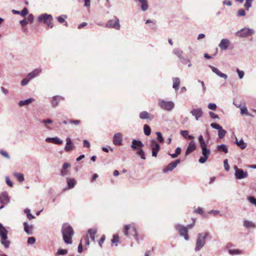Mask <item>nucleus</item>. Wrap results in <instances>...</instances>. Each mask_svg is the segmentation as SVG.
<instances>
[{
  "label": "nucleus",
  "instance_id": "28",
  "mask_svg": "<svg viewBox=\"0 0 256 256\" xmlns=\"http://www.w3.org/2000/svg\"><path fill=\"white\" fill-rule=\"evenodd\" d=\"M41 72V70L38 69H36L34 71H32V72H30L28 76L30 79H32L35 76H36L40 72Z\"/></svg>",
  "mask_w": 256,
  "mask_h": 256
},
{
  "label": "nucleus",
  "instance_id": "4",
  "mask_svg": "<svg viewBox=\"0 0 256 256\" xmlns=\"http://www.w3.org/2000/svg\"><path fill=\"white\" fill-rule=\"evenodd\" d=\"M124 234L126 236H128L130 235L134 236L136 238L138 236V233L136 228L134 224L126 225L124 226Z\"/></svg>",
  "mask_w": 256,
  "mask_h": 256
},
{
  "label": "nucleus",
  "instance_id": "14",
  "mask_svg": "<svg viewBox=\"0 0 256 256\" xmlns=\"http://www.w3.org/2000/svg\"><path fill=\"white\" fill-rule=\"evenodd\" d=\"M122 140V134L120 132H118L114 135L113 142L115 145H121Z\"/></svg>",
  "mask_w": 256,
  "mask_h": 256
},
{
  "label": "nucleus",
  "instance_id": "38",
  "mask_svg": "<svg viewBox=\"0 0 256 256\" xmlns=\"http://www.w3.org/2000/svg\"><path fill=\"white\" fill-rule=\"evenodd\" d=\"M240 113L242 114H244L247 116H252L248 112L247 108L246 106H243L240 108Z\"/></svg>",
  "mask_w": 256,
  "mask_h": 256
},
{
  "label": "nucleus",
  "instance_id": "2",
  "mask_svg": "<svg viewBox=\"0 0 256 256\" xmlns=\"http://www.w3.org/2000/svg\"><path fill=\"white\" fill-rule=\"evenodd\" d=\"M208 236V233L198 234L194 248L196 251L200 250L205 244L206 238Z\"/></svg>",
  "mask_w": 256,
  "mask_h": 256
},
{
  "label": "nucleus",
  "instance_id": "32",
  "mask_svg": "<svg viewBox=\"0 0 256 256\" xmlns=\"http://www.w3.org/2000/svg\"><path fill=\"white\" fill-rule=\"evenodd\" d=\"M142 4V10L146 11L148 9L147 0H138Z\"/></svg>",
  "mask_w": 256,
  "mask_h": 256
},
{
  "label": "nucleus",
  "instance_id": "12",
  "mask_svg": "<svg viewBox=\"0 0 256 256\" xmlns=\"http://www.w3.org/2000/svg\"><path fill=\"white\" fill-rule=\"evenodd\" d=\"M151 147L152 148V156L156 157L157 154L160 149V146L156 141L153 140L152 142Z\"/></svg>",
  "mask_w": 256,
  "mask_h": 256
},
{
  "label": "nucleus",
  "instance_id": "37",
  "mask_svg": "<svg viewBox=\"0 0 256 256\" xmlns=\"http://www.w3.org/2000/svg\"><path fill=\"white\" fill-rule=\"evenodd\" d=\"M226 132L222 128V127L218 130V137L220 138H222L226 135Z\"/></svg>",
  "mask_w": 256,
  "mask_h": 256
},
{
  "label": "nucleus",
  "instance_id": "16",
  "mask_svg": "<svg viewBox=\"0 0 256 256\" xmlns=\"http://www.w3.org/2000/svg\"><path fill=\"white\" fill-rule=\"evenodd\" d=\"M97 233V230L96 228H90L89 229L86 234V236L90 238L92 241L94 242L96 238V235Z\"/></svg>",
  "mask_w": 256,
  "mask_h": 256
},
{
  "label": "nucleus",
  "instance_id": "7",
  "mask_svg": "<svg viewBox=\"0 0 256 256\" xmlns=\"http://www.w3.org/2000/svg\"><path fill=\"white\" fill-rule=\"evenodd\" d=\"M201 148L202 149V154L204 156L200 158L198 162L200 163L204 164L207 160L210 152L209 149L206 148V146L201 147Z\"/></svg>",
  "mask_w": 256,
  "mask_h": 256
},
{
  "label": "nucleus",
  "instance_id": "63",
  "mask_svg": "<svg viewBox=\"0 0 256 256\" xmlns=\"http://www.w3.org/2000/svg\"><path fill=\"white\" fill-rule=\"evenodd\" d=\"M194 212L202 214L203 213V210L202 208H198L194 210Z\"/></svg>",
  "mask_w": 256,
  "mask_h": 256
},
{
  "label": "nucleus",
  "instance_id": "55",
  "mask_svg": "<svg viewBox=\"0 0 256 256\" xmlns=\"http://www.w3.org/2000/svg\"><path fill=\"white\" fill-rule=\"evenodd\" d=\"M210 126L215 128V129H217V130H219L220 128H221V127H222V126H220V125H219L218 124H216V123H212L211 124H210Z\"/></svg>",
  "mask_w": 256,
  "mask_h": 256
},
{
  "label": "nucleus",
  "instance_id": "43",
  "mask_svg": "<svg viewBox=\"0 0 256 256\" xmlns=\"http://www.w3.org/2000/svg\"><path fill=\"white\" fill-rule=\"evenodd\" d=\"M24 212L26 214V216L29 220H32L34 218V216L30 214V211L29 209H26Z\"/></svg>",
  "mask_w": 256,
  "mask_h": 256
},
{
  "label": "nucleus",
  "instance_id": "26",
  "mask_svg": "<svg viewBox=\"0 0 256 256\" xmlns=\"http://www.w3.org/2000/svg\"><path fill=\"white\" fill-rule=\"evenodd\" d=\"M66 181L68 188L70 189L73 188L76 184V181L74 178H67Z\"/></svg>",
  "mask_w": 256,
  "mask_h": 256
},
{
  "label": "nucleus",
  "instance_id": "45",
  "mask_svg": "<svg viewBox=\"0 0 256 256\" xmlns=\"http://www.w3.org/2000/svg\"><path fill=\"white\" fill-rule=\"evenodd\" d=\"M68 250H66L60 249L57 252L56 254L57 255H65L67 254Z\"/></svg>",
  "mask_w": 256,
  "mask_h": 256
},
{
  "label": "nucleus",
  "instance_id": "41",
  "mask_svg": "<svg viewBox=\"0 0 256 256\" xmlns=\"http://www.w3.org/2000/svg\"><path fill=\"white\" fill-rule=\"evenodd\" d=\"M229 253L232 254H242V252L241 250H228Z\"/></svg>",
  "mask_w": 256,
  "mask_h": 256
},
{
  "label": "nucleus",
  "instance_id": "44",
  "mask_svg": "<svg viewBox=\"0 0 256 256\" xmlns=\"http://www.w3.org/2000/svg\"><path fill=\"white\" fill-rule=\"evenodd\" d=\"M246 3L244 4V7L248 10L252 6V3L253 0H246Z\"/></svg>",
  "mask_w": 256,
  "mask_h": 256
},
{
  "label": "nucleus",
  "instance_id": "61",
  "mask_svg": "<svg viewBox=\"0 0 256 256\" xmlns=\"http://www.w3.org/2000/svg\"><path fill=\"white\" fill-rule=\"evenodd\" d=\"M36 242V239L34 237L29 238L28 240V243L29 244H34Z\"/></svg>",
  "mask_w": 256,
  "mask_h": 256
},
{
  "label": "nucleus",
  "instance_id": "58",
  "mask_svg": "<svg viewBox=\"0 0 256 256\" xmlns=\"http://www.w3.org/2000/svg\"><path fill=\"white\" fill-rule=\"evenodd\" d=\"M138 154L140 155L142 159H146L144 157V154L142 150L140 149L139 151H138Z\"/></svg>",
  "mask_w": 256,
  "mask_h": 256
},
{
  "label": "nucleus",
  "instance_id": "29",
  "mask_svg": "<svg viewBox=\"0 0 256 256\" xmlns=\"http://www.w3.org/2000/svg\"><path fill=\"white\" fill-rule=\"evenodd\" d=\"M244 226L246 228H254L256 227L252 222L246 220L244 221Z\"/></svg>",
  "mask_w": 256,
  "mask_h": 256
},
{
  "label": "nucleus",
  "instance_id": "54",
  "mask_svg": "<svg viewBox=\"0 0 256 256\" xmlns=\"http://www.w3.org/2000/svg\"><path fill=\"white\" fill-rule=\"evenodd\" d=\"M236 72L238 74V76H239V78L240 79H242L244 76V72L242 70H240L239 69L237 68L236 70Z\"/></svg>",
  "mask_w": 256,
  "mask_h": 256
},
{
  "label": "nucleus",
  "instance_id": "11",
  "mask_svg": "<svg viewBox=\"0 0 256 256\" xmlns=\"http://www.w3.org/2000/svg\"><path fill=\"white\" fill-rule=\"evenodd\" d=\"M180 160L178 159L170 163L165 168L163 169V172L164 173L168 172L169 171H172L174 170L177 165L180 164Z\"/></svg>",
  "mask_w": 256,
  "mask_h": 256
},
{
  "label": "nucleus",
  "instance_id": "47",
  "mask_svg": "<svg viewBox=\"0 0 256 256\" xmlns=\"http://www.w3.org/2000/svg\"><path fill=\"white\" fill-rule=\"evenodd\" d=\"M112 243L116 244L119 242V236L118 234H114L112 240Z\"/></svg>",
  "mask_w": 256,
  "mask_h": 256
},
{
  "label": "nucleus",
  "instance_id": "46",
  "mask_svg": "<svg viewBox=\"0 0 256 256\" xmlns=\"http://www.w3.org/2000/svg\"><path fill=\"white\" fill-rule=\"evenodd\" d=\"M248 201L252 204L255 205L256 206V198L254 196H249L248 197Z\"/></svg>",
  "mask_w": 256,
  "mask_h": 256
},
{
  "label": "nucleus",
  "instance_id": "1",
  "mask_svg": "<svg viewBox=\"0 0 256 256\" xmlns=\"http://www.w3.org/2000/svg\"><path fill=\"white\" fill-rule=\"evenodd\" d=\"M62 234L63 240L66 244L72 243V238L74 234V231L72 228L68 224L62 225Z\"/></svg>",
  "mask_w": 256,
  "mask_h": 256
},
{
  "label": "nucleus",
  "instance_id": "10",
  "mask_svg": "<svg viewBox=\"0 0 256 256\" xmlns=\"http://www.w3.org/2000/svg\"><path fill=\"white\" fill-rule=\"evenodd\" d=\"M236 170L235 176L237 179H242L248 176L247 172H244L242 170L239 169L236 166H234Z\"/></svg>",
  "mask_w": 256,
  "mask_h": 256
},
{
  "label": "nucleus",
  "instance_id": "17",
  "mask_svg": "<svg viewBox=\"0 0 256 256\" xmlns=\"http://www.w3.org/2000/svg\"><path fill=\"white\" fill-rule=\"evenodd\" d=\"M230 45V40L228 39L224 38L222 40L218 46L222 50H225L228 48Z\"/></svg>",
  "mask_w": 256,
  "mask_h": 256
},
{
  "label": "nucleus",
  "instance_id": "40",
  "mask_svg": "<svg viewBox=\"0 0 256 256\" xmlns=\"http://www.w3.org/2000/svg\"><path fill=\"white\" fill-rule=\"evenodd\" d=\"M198 140H199V142H200V147L206 146V142L203 138V136L202 135H200L199 136Z\"/></svg>",
  "mask_w": 256,
  "mask_h": 256
},
{
  "label": "nucleus",
  "instance_id": "57",
  "mask_svg": "<svg viewBox=\"0 0 256 256\" xmlns=\"http://www.w3.org/2000/svg\"><path fill=\"white\" fill-rule=\"evenodd\" d=\"M69 122L71 124H74L75 125H78L80 124V120H69Z\"/></svg>",
  "mask_w": 256,
  "mask_h": 256
},
{
  "label": "nucleus",
  "instance_id": "9",
  "mask_svg": "<svg viewBox=\"0 0 256 256\" xmlns=\"http://www.w3.org/2000/svg\"><path fill=\"white\" fill-rule=\"evenodd\" d=\"M106 26L120 30V24H119V20L117 18H116L114 20H109L106 24Z\"/></svg>",
  "mask_w": 256,
  "mask_h": 256
},
{
  "label": "nucleus",
  "instance_id": "20",
  "mask_svg": "<svg viewBox=\"0 0 256 256\" xmlns=\"http://www.w3.org/2000/svg\"><path fill=\"white\" fill-rule=\"evenodd\" d=\"M66 145L64 148V150L66 152H69L72 150L74 146L72 143L71 139L70 138H67L66 139Z\"/></svg>",
  "mask_w": 256,
  "mask_h": 256
},
{
  "label": "nucleus",
  "instance_id": "31",
  "mask_svg": "<svg viewBox=\"0 0 256 256\" xmlns=\"http://www.w3.org/2000/svg\"><path fill=\"white\" fill-rule=\"evenodd\" d=\"M24 231L28 234H32V226H29L26 222H24Z\"/></svg>",
  "mask_w": 256,
  "mask_h": 256
},
{
  "label": "nucleus",
  "instance_id": "21",
  "mask_svg": "<svg viewBox=\"0 0 256 256\" xmlns=\"http://www.w3.org/2000/svg\"><path fill=\"white\" fill-rule=\"evenodd\" d=\"M64 100V98L60 96H54L52 100V104L53 107H56L58 104V102Z\"/></svg>",
  "mask_w": 256,
  "mask_h": 256
},
{
  "label": "nucleus",
  "instance_id": "52",
  "mask_svg": "<svg viewBox=\"0 0 256 256\" xmlns=\"http://www.w3.org/2000/svg\"><path fill=\"white\" fill-rule=\"evenodd\" d=\"M224 164L225 170L226 171H228L230 168L228 164V160L227 159L224 160Z\"/></svg>",
  "mask_w": 256,
  "mask_h": 256
},
{
  "label": "nucleus",
  "instance_id": "6",
  "mask_svg": "<svg viewBox=\"0 0 256 256\" xmlns=\"http://www.w3.org/2000/svg\"><path fill=\"white\" fill-rule=\"evenodd\" d=\"M254 34V31L250 28H245L242 29L240 31H238L236 34V36L240 38H247L250 36H252Z\"/></svg>",
  "mask_w": 256,
  "mask_h": 256
},
{
  "label": "nucleus",
  "instance_id": "60",
  "mask_svg": "<svg viewBox=\"0 0 256 256\" xmlns=\"http://www.w3.org/2000/svg\"><path fill=\"white\" fill-rule=\"evenodd\" d=\"M30 78H25L24 79H23L22 82H21V84L22 86H25L26 85V84H28V82L29 80H30Z\"/></svg>",
  "mask_w": 256,
  "mask_h": 256
},
{
  "label": "nucleus",
  "instance_id": "53",
  "mask_svg": "<svg viewBox=\"0 0 256 256\" xmlns=\"http://www.w3.org/2000/svg\"><path fill=\"white\" fill-rule=\"evenodd\" d=\"M0 154L3 156H4V158H6L7 159H9L10 158V156L8 155V152L6 151H4V150H1L0 151Z\"/></svg>",
  "mask_w": 256,
  "mask_h": 256
},
{
  "label": "nucleus",
  "instance_id": "35",
  "mask_svg": "<svg viewBox=\"0 0 256 256\" xmlns=\"http://www.w3.org/2000/svg\"><path fill=\"white\" fill-rule=\"evenodd\" d=\"M144 134L146 136H148L150 135V132H151V129L148 126L147 124H144Z\"/></svg>",
  "mask_w": 256,
  "mask_h": 256
},
{
  "label": "nucleus",
  "instance_id": "19",
  "mask_svg": "<svg viewBox=\"0 0 256 256\" xmlns=\"http://www.w3.org/2000/svg\"><path fill=\"white\" fill-rule=\"evenodd\" d=\"M210 68H211L212 70L218 76L222 78L225 80L227 78V75L221 72L217 68L213 66H210Z\"/></svg>",
  "mask_w": 256,
  "mask_h": 256
},
{
  "label": "nucleus",
  "instance_id": "15",
  "mask_svg": "<svg viewBox=\"0 0 256 256\" xmlns=\"http://www.w3.org/2000/svg\"><path fill=\"white\" fill-rule=\"evenodd\" d=\"M140 118L141 119H146L149 120H152L154 118V116L148 112L146 111H143L140 114Z\"/></svg>",
  "mask_w": 256,
  "mask_h": 256
},
{
  "label": "nucleus",
  "instance_id": "5",
  "mask_svg": "<svg viewBox=\"0 0 256 256\" xmlns=\"http://www.w3.org/2000/svg\"><path fill=\"white\" fill-rule=\"evenodd\" d=\"M158 105L161 108L170 111L174 108V103L171 101H166L164 100H160Z\"/></svg>",
  "mask_w": 256,
  "mask_h": 256
},
{
  "label": "nucleus",
  "instance_id": "36",
  "mask_svg": "<svg viewBox=\"0 0 256 256\" xmlns=\"http://www.w3.org/2000/svg\"><path fill=\"white\" fill-rule=\"evenodd\" d=\"M66 18H67V16H66V15H62V16H58V17L56 18L58 20L60 24H62V23L65 22V23H66L65 25L66 26H67V22H65V19Z\"/></svg>",
  "mask_w": 256,
  "mask_h": 256
},
{
  "label": "nucleus",
  "instance_id": "27",
  "mask_svg": "<svg viewBox=\"0 0 256 256\" xmlns=\"http://www.w3.org/2000/svg\"><path fill=\"white\" fill-rule=\"evenodd\" d=\"M236 144L242 150L244 149L246 146V144L242 139L238 141V139L236 138Z\"/></svg>",
  "mask_w": 256,
  "mask_h": 256
},
{
  "label": "nucleus",
  "instance_id": "23",
  "mask_svg": "<svg viewBox=\"0 0 256 256\" xmlns=\"http://www.w3.org/2000/svg\"><path fill=\"white\" fill-rule=\"evenodd\" d=\"M143 146V144L140 140H133L132 142V147L134 149H138Z\"/></svg>",
  "mask_w": 256,
  "mask_h": 256
},
{
  "label": "nucleus",
  "instance_id": "24",
  "mask_svg": "<svg viewBox=\"0 0 256 256\" xmlns=\"http://www.w3.org/2000/svg\"><path fill=\"white\" fill-rule=\"evenodd\" d=\"M173 85L172 88L176 90H178L179 88L180 79L178 78H172Z\"/></svg>",
  "mask_w": 256,
  "mask_h": 256
},
{
  "label": "nucleus",
  "instance_id": "18",
  "mask_svg": "<svg viewBox=\"0 0 256 256\" xmlns=\"http://www.w3.org/2000/svg\"><path fill=\"white\" fill-rule=\"evenodd\" d=\"M196 148V144L194 141H191L189 144L186 152V155L187 156L194 152Z\"/></svg>",
  "mask_w": 256,
  "mask_h": 256
},
{
  "label": "nucleus",
  "instance_id": "64",
  "mask_svg": "<svg viewBox=\"0 0 256 256\" xmlns=\"http://www.w3.org/2000/svg\"><path fill=\"white\" fill-rule=\"evenodd\" d=\"M34 16L32 14H30L28 15V18H27V21L32 22L34 20Z\"/></svg>",
  "mask_w": 256,
  "mask_h": 256
},
{
  "label": "nucleus",
  "instance_id": "59",
  "mask_svg": "<svg viewBox=\"0 0 256 256\" xmlns=\"http://www.w3.org/2000/svg\"><path fill=\"white\" fill-rule=\"evenodd\" d=\"M105 239H106L105 236L102 235V236L101 237L100 239V240L99 242H98L100 246H101V247L102 246V244L104 242Z\"/></svg>",
  "mask_w": 256,
  "mask_h": 256
},
{
  "label": "nucleus",
  "instance_id": "8",
  "mask_svg": "<svg viewBox=\"0 0 256 256\" xmlns=\"http://www.w3.org/2000/svg\"><path fill=\"white\" fill-rule=\"evenodd\" d=\"M176 228L180 234L181 236H184L186 240H189L190 238L188 235V230H187L186 228L179 224L177 225Z\"/></svg>",
  "mask_w": 256,
  "mask_h": 256
},
{
  "label": "nucleus",
  "instance_id": "50",
  "mask_svg": "<svg viewBox=\"0 0 256 256\" xmlns=\"http://www.w3.org/2000/svg\"><path fill=\"white\" fill-rule=\"evenodd\" d=\"M156 134L157 136H158L157 139H158V141L160 142H162L163 141H164V139H163V138L162 136V134L160 132H156Z\"/></svg>",
  "mask_w": 256,
  "mask_h": 256
},
{
  "label": "nucleus",
  "instance_id": "34",
  "mask_svg": "<svg viewBox=\"0 0 256 256\" xmlns=\"http://www.w3.org/2000/svg\"><path fill=\"white\" fill-rule=\"evenodd\" d=\"M14 175L17 178V180L20 182H22L24 180V176L23 174L20 173H14Z\"/></svg>",
  "mask_w": 256,
  "mask_h": 256
},
{
  "label": "nucleus",
  "instance_id": "49",
  "mask_svg": "<svg viewBox=\"0 0 256 256\" xmlns=\"http://www.w3.org/2000/svg\"><path fill=\"white\" fill-rule=\"evenodd\" d=\"M173 52L174 54L177 56L179 58H181L182 54V51H180L179 50H178L177 49H174L173 50Z\"/></svg>",
  "mask_w": 256,
  "mask_h": 256
},
{
  "label": "nucleus",
  "instance_id": "51",
  "mask_svg": "<svg viewBox=\"0 0 256 256\" xmlns=\"http://www.w3.org/2000/svg\"><path fill=\"white\" fill-rule=\"evenodd\" d=\"M28 8H24L22 10V11L20 12V14L23 16H26V14H28Z\"/></svg>",
  "mask_w": 256,
  "mask_h": 256
},
{
  "label": "nucleus",
  "instance_id": "56",
  "mask_svg": "<svg viewBox=\"0 0 256 256\" xmlns=\"http://www.w3.org/2000/svg\"><path fill=\"white\" fill-rule=\"evenodd\" d=\"M208 108L210 110H216V106L214 104L210 103L208 104Z\"/></svg>",
  "mask_w": 256,
  "mask_h": 256
},
{
  "label": "nucleus",
  "instance_id": "62",
  "mask_svg": "<svg viewBox=\"0 0 256 256\" xmlns=\"http://www.w3.org/2000/svg\"><path fill=\"white\" fill-rule=\"evenodd\" d=\"M238 16H244L246 15V12L244 10L240 9L238 11Z\"/></svg>",
  "mask_w": 256,
  "mask_h": 256
},
{
  "label": "nucleus",
  "instance_id": "25",
  "mask_svg": "<svg viewBox=\"0 0 256 256\" xmlns=\"http://www.w3.org/2000/svg\"><path fill=\"white\" fill-rule=\"evenodd\" d=\"M34 100L33 98H30L24 100H21L19 102L18 106H22L26 105H28L32 103Z\"/></svg>",
  "mask_w": 256,
  "mask_h": 256
},
{
  "label": "nucleus",
  "instance_id": "42",
  "mask_svg": "<svg viewBox=\"0 0 256 256\" xmlns=\"http://www.w3.org/2000/svg\"><path fill=\"white\" fill-rule=\"evenodd\" d=\"M2 196L3 200V203H4V202H9V197L8 194L6 192L2 193Z\"/></svg>",
  "mask_w": 256,
  "mask_h": 256
},
{
  "label": "nucleus",
  "instance_id": "39",
  "mask_svg": "<svg viewBox=\"0 0 256 256\" xmlns=\"http://www.w3.org/2000/svg\"><path fill=\"white\" fill-rule=\"evenodd\" d=\"M82 242H84V244L86 246H89L90 244V241H89V238L88 236H84L80 240V242L82 243Z\"/></svg>",
  "mask_w": 256,
  "mask_h": 256
},
{
  "label": "nucleus",
  "instance_id": "33",
  "mask_svg": "<svg viewBox=\"0 0 256 256\" xmlns=\"http://www.w3.org/2000/svg\"><path fill=\"white\" fill-rule=\"evenodd\" d=\"M7 233L8 232L6 228L0 230V236L2 240L7 239Z\"/></svg>",
  "mask_w": 256,
  "mask_h": 256
},
{
  "label": "nucleus",
  "instance_id": "48",
  "mask_svg": "<svg viewBox=\"0 0 256 256\" xmlns=\"http://www.w3.org/2000/svg\"><path fill=\"white\" fill-rule=\"evenodd\" d=\"M1 242L4 246L5 248H8L10 242L6 239H5V240L2 239Z\"/></svg>",
  "mask_w": 256,
  "mask_h": 256
},
{
  "label": "nucleus",
  "instance_id": "30",
  "mask_svg": "<svg viewBox=\"0 0 256 256\" xmlns=\"http://www.w3.org/2000/svg\"><path fill=\"white\" fill-rule=\"evenodd\" d=\"M217 150L218 151L224 152L225 154L228 152V149L227 146L224 144L218 146L217 147Z\"/></svg>",
  "mask_w": 256,
  "mask_h": 256
},
{
  "label": "nucleus",
  "instance_id": "22",
  "mask_svg": "<svg viewBox=\"0 0 256 256\" xmlns=\"http://www.w3.org/2000/svg\"><path fill=\"white\" fill-rule=\"evenodd\" d=\"M46 140L48 142H52L59 145L62 144V141L58 138H47Z\"/></svg>",
  "mask_w": 256,
  "mask_h": 256
},
{
  "label": "nucleus",
  "instance_id": "3",
  "mask_svg": "<svg viewBox=\"0 0 256 256\" xmlns=\"http://www.w3.org/2000/svg\"><path fill=\"white\" fill-rule=\"evenodd\" d=\"M38 20L39 21H43L48 28H52L54 26L52 22L53 18L51 14H41L38 16Z\"/></svg>",
  "mask_w": 256,
  "mask_h": 256
},
{
  "label": "nucleus",
  "instance_id": "13",
  "mask_svg": "<svg viewBox=\"0 0 256 256\" xmlns=\"http://www.w3.org/2000/svg\"><path fill=\"white\" fill-rule=\"evenodd\" d=\"M190 113L195 117L196 120H198L199 118H201L203 114L202 110L200 108H194L191 110Z\"/></svg>",
  "mask_w": 256,
  "mask_h": 256
}]
</instances>
